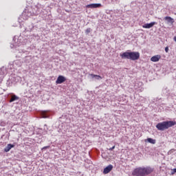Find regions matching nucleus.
I'll return each instance as SVG.
<instances>
[{
    "instance_id": "1",
    "label": "nucleus",
    "mask_w": 176,
    "mask_h": 176,
    "mask_svg": "<svg viewBox=\"0 0 176 176\" xmlns=\"http://www.w3.org/2000/svg\"><path fill=\"white\" fill-rule=\"evenodd\" d=\"M152 173H153V168H151V166L139 167L133 170L132 173V175L146 176V175H149V174H152Z\"/></svg>"
},
{
    "instance_id": "2",
    "label": "nucleus",
    "mask_w": 176,
    "mask_h": 176,
    "mask_svg": "<svg viewBox=\"0 0 176 176\" xmlns=\"http://www.w3.org/2000/svg\"><path fill=\"white\" fill-rule=\"evenodd\" d=\"M121 58L123 60H131L135 61V60H140V52H125L120 54Z\"/></svg>"
},
{
    "instance_id": "3",
    "label": "nucleus",
    "mask_w": 176,
    "mask_h": 176,
    "mask_svg": "<svg viewBox=\"0 0 176 176\" xmlns=\"http://www.w3.org/2000/svg\"><path fill=\"white\" fill-rule=\"evenodd\" d=\"M175 121H164L162 122H160L156 125V128L160 131H164V130H167V129H170V127H173V126H175Z\"/></svg>"
},
{
    "instance_id": "4",
    "label": "nucleus",
    "mask_w": 176,
    "mask_h": 176,
    "mask_svg": "<svg viewBox=\"0 0 176 176\" xmlns=\"http://www.w3.org/2000/svg\"><path fill=\"white\" fill-rule=\"evenodd\" d=\"M67 80V78L64 77V76H58L57 80H56V85H61V83H64Z\"/></svg>"
},
{
    "instance_id": "5",
    "label": "nucleus",
    "mask_w": 176,
    "mask_h": 176,
    "mask_svg": "<svg viewBox=\"0 0 176 176\" xmlns=\"http://www.w3.org/2000/svg\"><path fill=\"white\" fill-rule=\"evenodd\" d=\"M113 168V166L112 164H109L106 168H104L103 174H108L109 173H111Z\"/></svg>"
},
{
    "instance_id": "6",
    "label": "nucleus",
    "mask_w": 176,
    "mask_h": 176,
    "mask_svg": "<svg viewBox=\"0 0 176 176\" xmlns=\"http://www.w3.org/2000/svg\"><path fill=\"white\" fill-rule=\"evenodd\" d=\"M101 3H92L89 5H87L86 8L91 9H96L97 8H101Z\"/></svg>"
},
{
    "instance_id": "7",
    "label": "nucleus",
    "mask_w": 176,
    "mask_h": 176,
    "mask_svg": "<svg viewBox=\"0 0 176 176\" xmlns=\"http://www.w3.org/2000/svg\"><path fill=\"white\" fill-rule=\"evenodd\" d=\"M160 58H162L160 55H155L151 58V61H153V63H157Z\"/></svg>"
},
{
    "instance_id": "8",
    "label": "nucleus",
    "mask_w": 176,
    "mask_h": 176,
    "mask_svg": "<svg viewBox=\"0 0 176 176\" xmlns=\"http://www.w3.org/2000/svg\"><path fill=\"white\" fill-rule=\"evenodd\" d=\"M156 24V22H151L150 23H145L144 25H142L143 28H152V27H153V25H155Z\"/></svg>"
},
{
    "instance_id": "9",
    "label": "nucleus",
    "mask_w": 176,
    "mask_h": 176,
    "mask_svg": "<svg viewBox=\"0 0 176 176\" xmlns=\"http://www.w3.org/2000/svg\"><path fill=\"white\" fill-rule=\"evenodd\" d=\"M12 148H14V144H8L4 148V152H9Z\"/></svg>"
},
{
    "instance_id": "10",
    "label": "nucleus",
    "mask_w": 176,
    "mask_h": 176,
    "mask_svg": "<svg viewBox=\"0 0 176 176\" xmlns=\"http://www.w3.org/2000/svg\"><path fill=\"white\" fill-rule=\"evenodd\" d=\"M164 20L167 21V23H170V24H174V19L171 18V16H165Z\"/></svg>"
},
{
    "instance_id": "11",
    "label": "nucleus",
    "mask_w": 176,
    "mask_h": 176,
    "mask_svg": "<svg viewBox=\"0 0 176 176\" xmlns=\"http://www.w3.org/2000/svg\"><path fill=\"white\" fill-rule=\"evenodd\" d=\"M17 100H19V96H17L16 95H12L11 96V99L10 100V102H13L14 101H17Z\"/></svg>"
},
{
    "instance_id": "12",
    "label": "nucleus",
    "mask_w": 176,
    "mask_h": 176,
    "mask_svg": "<svg viewBox=\"0 0 176 176\" xmlns=\"http://www.w3.org/2000/svg\"><path fill=\"white\" fill-rule=\"evenodd\" d=\"M147 142H148L150 144H156V140L152 139L151 138H147Z\"/></svg>"
},
{
    "instance_id": "13",
    "label": "nucleus",
    "mask_w": 176,
    "mask_h": 176,
    "mask_svg": "<svg viewBox=\"0 0 176 176\" xmlns=\"http://www.w3.org/2000/svg\"><path fill=\"white\" fill-rule=\"evenodd\" d=\"M90 76H91V78H96L98 80L100 79H102V77H101L99 75H96V74H90Z\"/></svg>"
},
{
    "instance_id": "14",
    "label": "nucleus",
    "mask_w": 176,
    "mask_h": 176,
    "mask_svg": "<svg viewBox=\"0 0 176 176\" xmlns=\"http://www.w3.org/2000/svg\"><path fill=\"white\" fill-rule=\"evenodd\" d=\"M91 32V28H89L85 30V34H90Z\"/></svg>"
},
{
    "instance_id": "15",
    "label": "nucleus",
    "mask_w": 176,
    "mask_h": 176,
    "mask_svg": "<svg viewBox=\"0 0 176 176\" xmlns=\"http://www.w3.org/2000/svg\"><path fill=\"white\" fill-rule=\"evenodd\" d=\"M176 173V168H174V169H172V171H171V175H174V174Z\"/></svg>"
},
{
    "instance_id": "16",
    "label": "nucleus",
    "mask_w": 176,
    "mask_h": 176,
    "mask_svg": "<svg viewBox=\"0 0 176 176\" xmlns=\"http://www.w3.org/2000/svg\"><path fill=\"white\" fill-rule=\"evenodd\" d=\"M165 52L166 53H168V47H165Z\"/></svg>"
},
{
    "instance_id": "17",
    "label": "nucleus",
    "mask_w": 176,
    "mask_h": 176,
    "mask_svg": "<svg viewBox=\"0 0 176 176\" xmlns=\"http://www.w3.org/2000/svg\"><path fill=\"white\" fill-rule=\"evenodd\" d=\"M116 146H113V147L109 148V151H113V149H115Z\"/></svg>"
},
{
    "instance_id": "18",
    "label": "nucleus",
    "mask_w": 176,
    "mask_h": 176,
    "mask_svg": "<svg viewBox=\"0 0 176 176\" xmlns=\"http://www.w3.org/2000/svg\"><path fill=\"white\" fill-rule=\"evenodd\" d=\"M47 148H49V146H45V147L43 148V149H46Z\"/></svg>"
},
{
    "instance_id": "19",
    "label": "nucleus",
    "mask_w": 176,
    "mask_h": 176,
    "mask_svg": "<svg viewBox=\"0 0 176 176\" xmlns=\"http://www.w3.org/2000/svg\"><path fill=\"white\" fill-rule=\"evenodd\" d=\"M174 41H175V42H176V36L174 37Z\"/></svg>"
},
{
    "instance_id": "20",
    "label": "nucleus",
    "mask_w": 176,
    "mask_h": 176,
    "mask_svg": "<svg viewBox=\"0 0 176 176\" xmlns=\"http://www.w3.org/2000/svg\"><path fill=\"white\" fill-rule=\"evenodd\" d=\"M172 151H174V152H175V149H172Z\"/></svg>"
}]
</instances>
